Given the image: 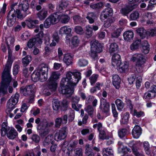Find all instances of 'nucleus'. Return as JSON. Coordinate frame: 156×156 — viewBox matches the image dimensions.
<instances>
[{"label":"nucleus","instance_id":"f03ea898","mask_svg":"<svg viewBox=\"0 0 156 156\" xmlns=\"http://www.w3.org/2000/svg\"><path fill=\"white\" fill-rule=\"evenodd\" d=\"M14 5H12L11 6L12 8L11 10L8 13L6 17L7 22V23L8 26L11 27L15 23L16 21V18L20 19H23L24 16V13L22 14L21 11L19 10H17L16 12L15 13H12L11 16H10V13L12 11H14V12H15V10L13 8Z\"/></svg>","mask_w":156,"mask_h":156},{"label":"nucleus","instance_id":"9d476101","mask_svg":"<svg viewBox=\"0 0 156 156\" xmlns=\"http://www.w3.org/2000/svg\"><path fill=\"white\" fill-rule=\"evenodd\" d=\"M113 15V9L108 8L105 9L102 12L100 18L102 22H105L106 19L112 18Z\"/></svg>","mask_w":156,"mask_h":156},{"label":"nucleus","instance_id":"c03bdc74","mask_svg":"<svg viewBox=\"0 0 156 156\" xmlns=\"http://www.w3.org/2000/svg\"><path fill=\"white\" fill-rule=\"evenodd\" d=\"M128 131L126 128H122L118 131V134L119 137L121 139L125 138L127 135Z\"/></svg>","mask_w":156,"mask_h":156},{"label":"nucleus","instance_id":"0eeeda50","mask_svg":"<svg viewBox=\"0 0 156 156\" xmlns=\"http://www.w3.org/2000/svg\"><path fill=\"white\" fill-rule=\"evenodd\" d=\"M137 7L138 4L137 3H132L129 2L128 5H125L121 9L120 13L123 16H127L130 12Z\"/></svg>","mask_w":156,"mask_h":156},{"label":"nucleus","instance_id":"412c9836","mask_svg":"<svg viewBox=\"0 0 156 156\" xmlns=\"http://www.w3.org/2000/svg\"><path fill=\"white\" fill-rule=\"evenodd\" d=\"M39 33H41L42 34V37H40L41 41L43 42L42 40H44V44L46 46H49L50 47V40L51 37L50 35L48 34H44L42 30L40 31Z\"/></svg>","mask_w":156,"mask_h":156},{"label":"nucleus","instance_id":"e2e57ef3","mask_svg":"<svg viewBox=\"0 0 156 156\" xmlns=\"http://www.w3.org/2000/svg\"><path fill=\"white\" fill-rule=\"evenodd\" d=\"M68 142L65 140L61 144L62 145V150L65 154H66V152H67V147L68 146Z\"/></svg>","mask_w":156,"mask_h":156},{"label":"nucleus","instance_id":"a878e982","mask_svg":"<svg viewBox=\"0 0 156 156\" xmlns=\"http://www.w3.org/2000/svg\"><path fill=\"white\" fill-rule=\"evenodd\" d=\"M112 66H117L122 61L120 55L116 53H115L112 56Z\"/></svg>","mask_w":156,"mask_h":156},{"label":"nucleus","instance_id":"20e7f679","mask_svg":"<svg viewBox=\"0 0 156 156\" xmlns=\"http://www.w3.org/2000/svg\"><path fill=\"white\" fill-rule=\"evenodd\" d=\"M2 80L0 87V93L4 94H7V88L12 80V78L2 76Z\"/></svg>","mask_w":156,"mask_h":156},{"label":"nucleus","instance_id":"5fc2aeb1","mask_svg":"<svg viewBox=\"0 0 156 156\" xmlns=\"http://www.w3.org/2000/svg\"><path fill=\"white\" fill-rule=\"evenodd\" d=\"M85 37L87 38H90L92 36L93 33L92 28L91 27H87L86 30L85 32Z\"/></svg>","mask_w":156,"mask_h":156},{"label":"nucleus","instance_id":"052dcab7","mask_svg":"<svg viewBox=\"0 0 156 156\" xmlns=\"http://www.w3.org/2000/svg\"><path fill=\"white\" fill-rule=\"evenodd\" d=\"M98 76V74L93 75L89 78L91 85L93 86L94 84L97 80Z\"/></svg>","mask_w":156,"mask_h":156},{"label":"nucleus","instance_id":"7ed1b4c3","mask_svg":"<svg viewBox=\"0 0 156 156\" xmlns=\"http://www.w3.org/2000/svg\"><path fill=\"white\" fill-rule=\"evenodd\" d=\"M60 76V73L57 72L55 71L52 73L51 75L47 82V88L51 91H55L57 88V80Z\"/></svg>","mask_w":156,"mask_h":156},{"label":"nucleus","instance_id":"aec40b11","mask_svg":"<svg viewBox=\"0 0 156 156\" xmlns=\"http://www.w3.org/2000/svg\"><path fill=\"white\" fill-rule=\"evenodd\" d=\"M37 129L39 135L41 137L45 136L49 133L48 129L45 125L43 126H39L37 127Z\"/></svg>","mask_w":156,"mask_h":156},{"label":"nucleus","instance_id":"a211bd4d","mask_svg":"<svg viewBox=\"0 0 156 156\" xmlns=\"http://www.w3.org/2000/svg\"><path fill=\"white\" fill-rule=\"evenodd\" d=\"M91 49L100 53L102 51V46L98 40L91 42L90 43Z\"/></svg>","mask_w":156,"mask_h":156},{"label":"nucleus","instance_id":"13d9d810","mask_svg":"<svg viewBox=\"0 0 156 156\" xmlns=\"http://www.w3.org/2000/svg\"><path fill=\"white\" fill-rule=\"evenodd\" d=\"M137 76L135 74H132L128 79V80L129 83L130 85H132L135 81L137 80Z\"/></svg>","mask_w":156,"mask_h":156},{"label":"nucleus","instance_id":"473e14b6","mask_svg":"<svg viewBox=\"0 0 156 156\" xmlns=\"http://www.w3.org/2000/svg\"><path fill=\"white\" fill-rule=\"evenodd\" d=\"M123 36L125 40L130 41L133 39L134 37V33L132 31L128 30L124 33Z\"/></svg>","mask_w":156,"mask_h":156},{"label":"nucleus","instance_id":"4d7b16f0","mask_svg":"<svg viewBox=\"0 0 156 156\" xmlns=\"http://www.w3.org/2000/svg\"><path fill=\"white\" fill-rule=\"evenodd\" d=\"M150 91L145 93L143 96V99H150L156 97V95H155L154 94L152 93H150Z\"/></svg>","mask_w":156,"mask_h":156},{"label":"nucleus","instance_id":"37998d69","mask_svg":"<svg viewBox=\"0 0 156 156\" xmlns=\"http://www.w3.org/2000/svg\"><path fill=\"white\" fill-rule=\"evenodd\" d=\"M103 3L101 2L96 3H91L90 7L92 9L95 10H99L102 8L103 6Z\"/></svg>","mask_w":156,"mask_h":156},{"label":"nucleus","instance_id":"c9c22d12","mask_svg":"<svg viewBox=\"0 0 156 156\" xmlns=\"http://www.w3.org/2000/svg\"><path fill=\"white\" fill-rule=\"evenodd\" d=\"M52 37L53 39L52 40V42L50 44V47L55 46L56 45V42L58 43L59 41V38L57 33L53 34Z\"/></svg>","mask_w":156,"mask_h":156},{"label":"nucleus","instance_id":"5701e85b","mask_svg":"<svg viewBox=\"0 0 156 156\" xmlns=\"http://www.w3.org/2000/svg\"><path fill=\"white\" fill-rule=\"evenodd\" d=\"M98 15L94 12H88L86 18L90 24L94 23L98 18Z\"/></svg>","mask_w":156,"mask_h":156},{"label":"nucleus","instance_id":"cd10ccee","mask_svg":"<svg viewBox=\"0 0 156 156\" xmlns=\"http://www.w3.org/2000/svg\"><path fill=\"white\" fill-rule=\"evenodd\" d=\"M77 140H74L72 143H71L67 147V152H66L67 155H69L70 154V152L74 150L75 151L78 144Z\"/></svg>","mask_w":156,"mask_h":156},{"label":"nucleus","instance_id":"dca6fc26","mask_svg":"<svg viewBox=\"0 0 156 156\" xmlns=\"http://www.w3.org/2000/svg\"><path fill=\"white\" fill-rule=\"evenodd\" d=\"M116 66L118 68V70L121 73L127 72L129 67V63L126 61H121Z\"/></svg>","mask_w":156,"mask_h":156},{"label":"nucleus","instance_id":"680f3d73","mask_svg":"<svg viewBox=\"0 0 156 156\" xmlns=\"http://www.w3.org/2000/svg\"><path fill=\"white\" fill-rule=\"evenodd\" d=\"M74 31L77 34L82 35L84 33L82 27L79 26H76L74 28Z\"/></svg>","mask_w":156,"mask_h":156},{"label":"nucleus","instance_id":"0e129e2a","mask_svg":"<svg viewBox=\"0 0 156 156\" xmlns=\"http://www.w3.org/2000/svg\"><path fill=\"white\" fill-rule=\"evenodd\" d=\"M133 115L135 116L137 118H140L141 116H144L145 115L144 113L141 111L137 112L136 109H134L133 111Z\"/></svg>","mask_w":156,"mask_h":156},{"label":"nucleus","instance_id":"09e8293b","mask_svg":"<svg viewBox=\"0 0 156 156\" xmlns=\"http://www.w3.org/2000/svg\"><path fill=\"white\" fill-rule=\"evenodd\" d=\"M125 102L126 103L127 107L130 109L131 111H132L133 110V105L132 104V101L126 97L125 98Z\"/></svg>","mask_w":156,"mask_h":156},{"label":"nucleus","instance_id":"f8f14e48","mask_svg":"<svg viewBox=\"0 0 156 156\" xmlns=\"http://www.w3.org/2000/svg\"><path fill=\"white\" fill-rule=\"evenodd\" d=\"M13 62V61L11 58L8 57L5 67L2 73V76L12 78L10 75V72Z\"/></svg>","mask_w":156,"mask_h":156},{"label":"nucleus","instance_id":"bf43d9fd","mask_svg":"<svg viewBox=\"0 0 156 156\" xmlns=\"http://www.w3.org/2000/svg\"><path fill=\"white\" fill-rule=\"evenodd\" d=\"M139 16V14L137 11H133L131 13L130 16V18L131 20H135L137 19Z\"/></svg>","mask_w":156,"mask_h":156},{"label":"nucleus","instance_id":"f257e3e1","mask_svg":"<svg viewBox=\"0 0 156 156\" xmlns=\"http://www.w3.org/2000/svg\"><path fill=\"white\" fill-rule=\"evenodd\" d=\"M80 72L72 73L69 72L66 74V77L62 79L59 88L60 92L63 94L72 95L74 91V86L81 79Z\"/></svg>","mask_w":156,"mask_h":156},{"label":"nucleus","instance_id":"58836bf2","mask_svg":"<svg viewBox=\"0 0 156 156\" xmlns=\"http://www.w3.org/2000/svg\"><path fill=\"white\" fill-rule=\"evenodd\" d=\"M117 109L118 111H122L124 106V104L121 100L120 99H117L115 101Z\"/></svg>","mask_w":156,"mask_h":156},{"label":"nucleus","instance_id":"ea45409f","mask_svg":"<svg viewBox=\"0 0 156 156\" xmlns=\"http://www.w3.org/2000/svg\"><path fill=\"white\" fill-rule=\"evenodd\" d=\"M54 142L53 140V137L51 136L48 135L46 137L43 142V144L44 146H48L49 144H53Z\"/></svg>","mask_w":156,"mask_h":156},{"label":"nucleus","instance_id":"ddd939ff","mask_svg":"<svg viewBox=\"0 0 156 156\" xmlns=\"http://www.w3.org/2000/svg\"><path fill=\"white\" fill-rule=\"evenodd\" d=\"M35 86L33 84L26 86L23 89L21 88V91L23 95L26 96L35 95L36 89Z\"/></svg>","mask_w":156,"mask_h":156},{"label":"nucleus","instance_id":"9b49d317","mask_svg":"<svg viewBox=\"0 0 156 156\" xmlns=\"http://www.w3.org/2000/svg\"><path fill=\"white\" fill-rule=\"evenodd\" d=\"M31 80L34 82H36L39 80L41 82L45 81L47 78L44 77L38 69L35 70L31 75Z\"/></svg>","mask_w":156,"mask_h":156},{"label":"nucleus","instance_id":"4be33fe9","mask_svg":"<svg viewBox=\"0 0 156 156\" xmlns=\"http://www.w3.org/2000/svg\"><path fill=\"white\" fill-rule=\"evenodd\" d=\"M121 80L119 76L117 74L113 75L112 82L113 85L117 89H119L120 87Z\"/></svg>","mask_w":156,"mask_h":156},{"label":"nucleus","instance_id":"6e6552de","mask_svg":"<svg viewBox=\"0 0 156 156\" xmlns=\"http://www.w3.org/2000/svg\"><path fill=\"white\" fill-rule=\"evenodd\" d=\"M131 60L136 62V67H141L146 62L144 56L141 54L137 53L134 54L131 59Z\"/></svg>","mask_w":156,"mask_h":156},{"label":"nucleus","instance_id":"338daca9","mask_svg":"<svg viewBox=\"0 0 156 156\" xmlns=\"http://www.w3.org/2000/svg\"><path fill=\"white\" fill-rule=\"evenodd\" d=\"M98 53V52L93 50V49H91V53L90 54V55L93 60H95L98 59V55H97Z\"/></svg>","mask_w":156,"mask_h":156},{"label":"nucleus","instance_id":"79ce46f5","mask_svg":"<svg viewBox=\"0 0 156 156\" xmlns=\"http://www.w3.org/2000/svg\"><path fill=\"white\" fill-rule=\"evenodd\" d=\"M84 109L85 111L87 112L91 118L93 117L94 109L92 105H88Z\"/></svg>","mask_w":156,"mask_h":156},{"label":"nucleus","instance_id":"c85d7f7f","mask_svg":"<svg viewBox=\"0 0 156 156\" xmlns=\"http://www.w3.org/2000/svg\"><path fill=\"white\" fill-rule=\"evenodd\" d=\"M39 70L42 74V75L47 78L48 73V65L47 64H42L38 69Z\"/></svg>","mask_w":156,"mask_h":156},{"label":"nucleus","instance_id":"8fccbe9b","mask_svg":"<svg viewBox=\"0 0 156 156\" xmlns=\"http://www.w3.org/2000/svg\"><path fill=\"white\" fill-rule=\"evenodd\" d=\"M150 51V45L147 43H144V45H142L141 48V51L143 53L145 54H148Z\"/></svg>","mask_w":156,"mask_h":156},{"label":"nucleus","instance_id":"4468645a","mask_svg":"<svg viewBox=\"0 0 156 156\" xmlns=\"http://www.w3.org/2000/svg\"><path fill=\"white\" fill-rule=\"evenodd\" d=\"M99 108L101 110L102 112L108 115L110 111V105L107 102L106 100L102 98L100 100V105Z\"/></svg>","mask_w":156,"mask_h":156},{"label":"nucleus","instance_id":"393cba45","mask_svg":"<svg viewBox=\"0 0 156 156\" xmlns=\"http://www.w3.org/2000/svg\"><path fill=\"white\" fill-rule=\"evenodd\" d=\"M58 16V21H60L62 23L66 24L69 21L70 18L68 15H63L62 13L59 12Z\"/></svg>","mask_w":156,"mask_h":156},{"label":"nucleus","instance_id":"864d4df0","mask_svg":"<svg viewBox=\"0 0 156 156\" xmlns=\"http://www.w3.org/2000/svg\"><path fill=\"white\" fill-rule=\"evenodd\" d=\"M60 106V102L58 100L52 102V108L54 110H58Z\"/></svg>","mask_w":156,"mask_h":156},{"label":"nucleus","instance_id":"49530a36","mask_svg":"<svg viewBox=\"0 0 156 156\" xmlns=\"http://www.w3.org/2000/svg\"><path fill=\"white\" fill-rule=\"evenodd\" d=\"M119 46L115 43H112L110 45L109 52L111 54L112 53L117 51L118 49Z\"/></svg>","mask_w":156,"mask_h":156},{"label":"nucleus","instance_id":"6ab92c4d","mask_svg":"<svg viewBox=\"0 0 156 156\" xmlns=\"http://www.w3.org/2000/svg\"><path fill=\"white\" fill-rule=\"evenodd\" d=\"M142 129L140 126L135 125L132 129V134L135 139H138L142 133Z\"/></svg>","mask_w":156,"mask_h":156},{"label":"nucleus","instance_id":"774afa93","mask_svg":"<svg viewBox=\"0 0 156 156\" xmlns=\"http://www.w3.org/2000/svg\"><path fill=\"white\" fill-rule=\"evenodd\" d=\"M147 33L149 36L151 37L156 36V28L154 27L149 29Z\"/></svg>","mask_w":156,"mask_h":156},{"label":"nucleus","instance_id":"f704fd0d","mask_svg":"<svg viewBox=\"0 0 156 156\" xmlns=\"http://www.w3.org/2000/svg\"><path fill=\"white\" fill-rule=\"evenodd\" d=\"M73 57L69 54H67L64 55L63 58V61L68 66L71 64L72 62Z\"/></svg>","mask_w":156,"mask_h":156},{"label":"nucleus","instance_id":"b1692460","mask_svg":"<svg viewBox=\"0 0 156 156\" xmlns=\"http://www.w3.org/2000/svg\"><path fill=\"white\" fill-rule=\"evenodd\" d=\"M121 123L123 124H127L129 123V119L130 117L129 112H126L121 115Z\"/></svg>","mask_w":156,"mask_h":156},{"label":"nucleus","instance_id":"c756f323","mask_svg":"<svg viewBox=\"0 0 156 156\" xmlns=\"http://www.w3.org/2000/svg\"><path fill=\"white\" fill-rule=\"evenodd\" d=\"M48 15V10L44 8L41 9L37 14V18L40 20H44L47 16Z\"/></svg>","mask_w":156,"mask_h":156},{"label":"nucleus","instance_id":"1a4fd4ad","mask_svg":"<svg viewBox=\"0 0 156 156\" xmlns=\"http://www.w3.org/2000/svg\"><path fill=\"white\" fill-rule=\"evenodd\" d=\"M68 129L66 126L62 127L61 129L58 130L55 135V140L57 141L64 140L67 134Z\"/></svg>","mask_w":156,"mask_h":156},{"label":"nucleus","instance_id":"2eb2a0df","mask_svg":"<svg viewBox=\"0 0 156 156\" xmlns=\"http://www.w3.org/2000/svg\"><path fill=\"white\" fill-rule=\"evenodd\" d=\"M39 21L37 20H33L30 18H29L26 20L24 22L21 23V25L23 28H25L26 26L30 29H32L35 27V24H38Z\"/></svg>","mask_w":156,"mask_h":156},{"label":"nucleus","instance_id":"6e6d98bb","mask_svg":"<svg viewBox=\"0 0 156 156\" xmlns=\"http://www.w3.org/2000/svg\"><path fill=\"white\" fill-rule=\"evenodd\" d=\"M88 64V61L83 58L79 59L78 62V65L80 67H85L87 66Z\"/></svg>","mask_w":156,"mask_h":156},{"label":"nucleus","instance_id":"f3484780","mask_svg":"<svg viewBox=\"0 0 156 156\" xmlns=\"http://www.w3.org/2000/svg\"><path fill=\"white\" fill-rule=\"evenodd\" d=\"M67 115H64L62 117H58L55 120V126L56 128H59L62 124H65L67 122Z\"/></svg>","mask_w":156,"mask_h":156},{"label":"nucleus","instance_id":"39448f33","mask_svg":"<svg viewBox=\"0 0 156 156\" xmlns=\"http://www.w3.org/2000/svg\"><path fill=\"white\" fill-rule=\"evenodd\" d=\"M58 14H59V12H57L51 15L46 19L44 23L45 28H48L51 24H55L58 22Z\"/></svg>","mask_w":156,"mask_h":156},{"label":"nucleus","instance_id":"603ef678","mask_svg":"<svg viewBox=\"0 0 156 156\" xmlns=\"http://www.w3.org/2000/svg\"><path fill=\"white\" fill-rule=\"evenodd\" d=\"M143 147L145 152L147 154H149L151 153L150 150V144L147 141H145L143 143Z\"/></svg>","mask_w":156,"mask_h":156},{"label":"nucleus","instance_id":"de8ad7c7","mask_svg":"<svg viewBox=\"0 0 156 156\" xmlns=\"http://www.w3.org/2000/svg\"><path fill=\"white\" fill-rule=\"evenodd\" d=\"M10 100H8L7 103V108L6 110V112L9 113L10 112L16 107L14 104L10 102Z\"/></svg>","mask_w":156,"mask_h":156},{"label":"nucleus","instance_id":"72a5a7b5","mask_svg":"<svg viewBox=\"0 0 156 156\" xmlns=\"http://www.w3.org/2000/svg\"><path fill=\"white\" fill-rule=\"evenodd\" d=\"M141 43V39H137L133 42L130 46V49L132 51H135L139 48Z\"/></svg>","mask_w":156,"mask_h":156},{"label":"nucleus","instance_id":"bb28decb","mask_svg":"<svg viewBox=\"0 0 156 156\" xmlns=\"http://www.w3.org/2000/svg\"><path fill=\"white\" fill-rule=\"evenodd\" d=\"M72 29L70 27L67 26H66L62 27L60 29L59 33L61 34H68L69 36H72V34H71Z\"/></svg>","mask_w":156,"mask_h":156},{"label":"nucleus","instance_id":"a18cd8bd","mask_svg":"<svg viewBox=\"0 0 156 156\" xmlns=\"http://www.w3.org/2000/svg\"><path fill=\"white\" fill-rule=\"evenodd\" d=\"M69 103L68 101L66 100H63L61 103H60V108L61 110L63 111H66L68 108Z\"/></svg>","mask_w":156,"mask_h":156},{"label":"nucleus","instance_id":"2f4dec72","mask_svg":"<svg viewBox=\"0 0 156 156\" xmlns=\"http://www.w3.org/2000/svg\"><path fill=\"white\" fill-rule=\"evenodd\" d=\"M137 35L139 36L140 38H144L147 34V32L144 27H140L136 30Z\"/></svg>","mask_w":156,"mask_h":156},{"label":"nucleus","instance_id":"e433bc0d","mask_svg":"<svg viewBox=\"0 0 156 156\" xmlns=\"http://www.w3.org/2000/svg\"><path fill=\"white\" fill-rule=\"evenodd\" d=\"M79 42L80 40L78 37L74 36L72 38L69 44L73 47H76L78 46Z\"/></svg>","mask_w":156,"mask_h":156},{"label":"nucleus","instance_id":"a19ab883","mask_svg":"<svg viewBox=\"0 0 156 156\" xmlns=\"http://www.w3.org/2000/svg\"><path fill=\"white\" fill-rule=\"evenodd\" d=\"M31 60V57L30 55H28L23 58L22 62L23 66H27Z\"/></svg>","mask_w":156,"mask_h":156},{"label":"nucleus","instance_id":"69168bd1","mask_svg":"<svg viewBox=\"0 0 156 156\" xmlns=\"http://www.w3.org/2000/svg\"><path fill=\"white\" fill-rule=\"evenodd\" d=\"M8 125L7 122H3L2 124L1 131L8 132L10 129V128L8 126Z\"/></svg>","mask_w":156,"mask_h":156},{"label":"nucleus","instance_id":"4c0bfd02","mask_svg":"<svg viewBox=\"0 0 156 156\" xmlns=\"http://www.w3.org/2000/svg\"><path fill=\"white\" fill-rule=\"evenodd\" d=\"M41 154V151L39 149L36 148L27 153L25 156H40Z\"/></svg>","mask_w":156,"mask_h":156},{"label":"nucleus","instance_id":"423d86ee","mask_svg":"<svg viewBox=\"0 0 156 156\" xmlns=\"http://www.w3.org/2000/svg\"><path fill=\"white\" fill-rule=\"evenodd\" d=\"M42 34L38 33L36 35L34 38L30 39L28 42L27 46L30 48H32L34 46L36 45L38 48L41 47L42 41L40 37H42Z\"/></svg>","mask_w":156,"mask_h":156},{"label":"nucleus","instance_id":"3c124183","mask_svg":"<svg viewBox=\"0 0 156 156\" xmlns=\"http://www.w3.org/2000/svg\"><path fill=\"white\" fill-rule=\"evenodd\" d=\"M29 8V5L28 3L27 4H22V10L24 12V17H25L30 13L29 11H28Z\"/></svg>","mask_w":156,"mask_h":156},{"label":"nucleus","instance_id":"7c9ffc66","mask_svg":"<svg viewBox=\"0 0 156 156\" xmlns=\"http://www.w3.org/2000/svg\"><path fill=\"white\" fill-rule=\"evenodd\" d=\"M18 133L15 129L13 128H11L10 130L7 132V137L11 140L14 139L18 136Z\"/></svg>","mask_w":156,"mask_h":156}]
</instances>
